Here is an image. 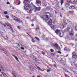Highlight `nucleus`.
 Masks as SVG:
<instances>
[{
    "mask_svg": "<svg viewBox=\"0 0 77 77\" xmlns=\"http://www.w3.org/2000/svg\"><path fill=\"white\" fill-rule=\"evenodd\" d=\"M32 42H34V43L35 42V40H34V39H32Z\"/></svg>",
    "mask_w": 77,
    "mask_h": 77,
    "instance_id": "34",
    "label": "nucleus"
},
{
    "mask_svg": "<svg viewBox=\"0 0 77 77\" xmlns=\"http://www.w3.org/2000/svg\"><path fill=\"white\" fill-rule=\"evenodd\" d=\"M69 9H75V7L73 6H72L69 7Z\"/></svg>",
    "mask_w": 77,
    "mask_h": 77,
    "instance_id": "15",
    "label": "nucleus"
},
{
    "mask_svg": "<svg viewBox=\"0 0 77 77\" xmlns=\"http://www.w3.org/2000/svg\"><path fill=\"white\" fill-rule=\"evenodd\" d=\"M31 26H34V24H31Z\"/></svg>",
    "mask_w": 77,
    "mask_h": 77,
    "instance_id": "51",
    "label": "nucleus"
},
{
    "mask_svg": "<svg viewBox=\"0 0 77 77\" xmlns=\"http://www.w3.org/2000/svg\"><path fill=\"white\" fill-rule=\"evenodd\" d=\"M77 60H75L74 61H73L74 65H76V62H77Z\"/></svg>",
    "mask_w": 77,
    "mask_h": 77,
    "instance_id": "30",
    "label": "nucleus"
},
{
    "mask_svg": "<svg viewBox=\"0 0 77 77\" xmlns=\"http://www.w3.org/2000/svg\"><path fill=\"white\" fill-rule=\"evenodd\" d=\"M7 5H10V3H9V2H7Z\"/></svg>",
    "mask_w": 77,
    "mask_h": 77,
    "instance_id": "43",
    "label": "nucleus"
},
{
    "mask_svg": "<svg viewBox=\"0 0 77 77\" xmlns=\"http://www.w3.org/2000/svg\"><path fill=\"white\" fill-rule=\"evenodd\" d=\"M65 71L66 72H69V73H70V72H69L67 70H65Z\"/></svg>",
    "mask_w": 77,
    "mask_h": 77,
    "instance_id": "39",
    "label": "nucleus"
},
{
    "mask_svg": "<svg viewBox=\"0 0 77 77\" xmlns=\"http://www.w3.org/2000/svg\"><path fill=\"white\" fill-rule=\"evenodd\" d=\"M75 29L76 31H77V24H76L75 26Z\"/></svg>",
    "mask_w": 77,
    "mask_h": 77,
    "instance_id": "33",
    "label": "nucleus"
},
{
    "mask_svg": "<svg viewBox=\"0 0 77 77\" xmlns=\"http://www.w3.org/2000/svg\"><path fill=\"white\" fill-rule=\"evenodd\" d=\"M56 6L57 9H59V8H60V7L59 6V5H56Z\"/></svg>",
    "mask_w": 77,
    "mask_h": 77,
    "instance_id": "21",
    "label": "nucleus"
},
{
    "mask_svg": "<svg viewBox=\"0 0 77 77\" xmlns=\"http://www.w3.org/2000/svg\"><path fill=\"white\" fill-rule=\"evenodd\" d=\"M35 3L38 6H41V2L38 0H36Z\"/></svg>",
    "mask_w": 77,
    "mask_h": 77,
    "instance_id": "6",
    "label": "nucleus"
},
{
    "mask_svg": "<svg viewBox=\"0 0 77 77\" xmlns=\"http://www.w3.org/2000/svg\"><path fill=\"white\" fill-rule=\"evenodd\" d=\"M12 74L13 75H14V77H16V76H17V75H15V73H12Z\"/></svg>",
    "mask_w": 77,
    "mask_h": 77,
    "instance_id": "25",
    "label": "nucleus"
},
{
    "mask_svg": "<svg viewBox=\"0 0 77 77\" xmlns=\"http://www.w3.org/2000/svg\"><path fill=\"white\" fill-rule=\"evenodd\" d=\"M8 38L7 37H6V39H8Z\"/></svg>",
    "mask_w": 77,
    "mask_h": 77,
    "instance_id": "59",
    "label": "nucleus"
},
{
    "mask_svg": "<svg viewBox=\"0 0 77 77\" xmlns=\"http://www.w3.org/2000/svg\"><path fill=\"white\" fill-rule=\"evenodd\" d=\"M42 18L43 20L47 21L48 20V15L45 13H44L43 15Z\"/></svg>",
    "mask_w": 77,
    "mask_h": 77,
    "instance_id": "4",
    "label": "nucleus"
},
{
    "mask_svg": "<svg viewBox=\"0 0 77 77\" xmlns=\"http://www.w3.org/2000/svg\"><path fill=\"white\" fill-rule=\"evenodd\" d=\"M32 8H33V10H35L34 12H36V11H39L41 10V7L37 8L35 6L33 5Z\"/></svg>",
    "mask_w": 77,
    "mask_h": 77,
    "instance_id": "3",
    "label": "nucleus"
},
{
    "mask_svg": "<svg viewBox=\"0 0 77 77\" xmlns=\"http://www.w3.org/2000/svg\"><path fill=\"white\" fill-rule=\"evenodd\" d=\"M31 21H34V20H33V19H32Z\"/></svg>",
    "mask_w": 77,
    "mask_h": 77,
    "instance_id": "55",
    "label": "nucleus"
},
{
    "mask_svg": "<svg viewBox=\"0 0 77 77\" xmlns=\"http://www.w3.org/2000/svg\"><path fill=\"white\" fill-rule=\"evenodd\" d=\"M30 0H24L23 3L24 5H27V4L30 3Z\"/></svg>",
    "mask_w": 77,
    "mask_h": 77,
    "instance_id": "8",
    "label": "nucleus"
},
{
    "mask_svg": "<svg viewBox=\"0 0 77 77\" xmlns=\"http://www.w3.org/2000/svg\"><path fill=\"white\" fill-rule=\"evenodd\" d=\"M72 57H73V58L75 59H77V55H76V53H75V52H73L72 53Z\"/></svg>",
    "mask_w": 77,
    "mask_h": 77,
    "instance_id": "7",
    "label": "nucleus"
},
{
    "mask_svg": "<svg viewBox=\"0 0 77 77\" xmlns=\"http://www.w3.org/2000/svg\"><path fill=\"white\" fill-rule=\"evenodd\" d=\"M69 35L70 36H73L74 35V33H71L69 34Z\"/></svg>",
    "mask_w": 77,
    "mask_h": 77,
    "instance_id": "31",
    "label": "nucleus"
},
{
    "mask_svg": "<svg viewBox=\"0 0 77 77\" xmlns=\"http://www.w3.org/2000/svg\"><path fill=\"white\" fill-rule=\"evenodd\" d=\"M51 51L52 52V53H53V52H54V50H53V49H51Z\"/></svg>",
    "mask_w": 77,
    "mask_h": 77,
    "instance_id": "37",
    "label": "nucleus"
},
{
    "mask_svg": "<svg viewBox=\"0 0 77 77\" xmlns=\"http://www.w3.org/2000/svg\"><path fill=\"white\" fill-rule=\"evenodd\" d=\"M69 12H72V13H73L74 12V11H69Z\"/></svg>",
    "mask_w": 77,
    "mask_h": 77,
    "instance_id": "44",
    "label": "nucleus"
},
{
    "mask_svg": "<svg viewBox=\"0 0 77 77\" xmlns=\"http://www.w3.org/2000/svg\"><path fill=\"white\" fill-rule=\"evenodd\" d=\"M56 48L58 50H60V48L59 47V46Z\"/></svg>",
    "mask_w": 77,
    "mask_h": 77,
    "instance_id": "24",
    "label": "nucleus"
},
{
    "mask_svg": "<svg viewBox=\"0 0 77 77\" xmlns=\"http://www.w3.org/2000/svg\"><path fill=\"white\" fill-rule=\"evenodd\" d=\"M11 17L12 18H13V20H15V21H17V20L18 19V18H17V17L14 16H12Z\"/></svg>",
    "mask_w": 77,
    "mask_h": 77,
    "instance_id": "14",
    "label": "nucleus"
},
{
    "mask_svg": "<svg viewBox=\"0 0 77 77\" xmlns=\"http://www.w3.org/2000/svg\"><path fill=\"white\" fill-rule=\"evenodd\" d=\"M67 2L69 3H77V0H67Z\"/></svg>",
    "mask_w": 77,
    "mask_h": 77,
    "instance_id": "5",
    "label": "nucleus"
},
{
    "mask_svg": "<svg viewBox=\"0 0 77 77\" xmlns=\"http://www.w3.org/2000/svg\"><path fill=\"white\" fill-rule=\"evenodd\" d=\"M43 6L44 7H46V6H47V3L46 2L45 3L44 5H43Z\"/></svg>",
    "mask_w": 77,
    "mask_h": 77,
    "instance_id": "29",
    "label": "nucleus"
},
{
    "mask_svg": "<svg viewBox=\"0 0 77 77\" xmlns=\"http://www.w3.org/2000/svg\"><path fill=\"white\" fill-rule=\"evenodd\" d=\"M5 17L7 19H9V16H8V15H6L5 16Z\"/></svg>",
    "mask_w": 77,
    "mask_h": 77,
    "instance_id": "36",
    "label": "nucleus"
},
{
    "mask_svg": "<svg viewBox=\"0 0 77 77\" xmlns=\"http://www.w3.org/2000/svg\"><path fill=\"white\" fill-rule=\"evenodd\" d=\"M15 57V59H16V60H17V61L18 60V59L17 57L15 56V57Z\"/></svg>",
    "mask_w": 77,
    "mask_h": 77,
    "instance_id": "35",
    "label": "nucleus"
},
{
    "mask_svg": "<svg viewBox=\"0 0 77 77\" xmlns=\"http://www.w3.org/2000/svg\"><path fill=\"white\" fill-rule=\"evenodd\" d=\"M0 76H1V77H2V74L0 75Z\"/></svg>",
    "mask_w": 77,
    "mask_h": 77,
    "instance_id": "58",
    "label": "nucleus"
},
{
    "mask_svg": "<svg viewBox=\"0 0 77 77\" xmlns=\"http://www.w3.org/2000/svg\"><path fill=\"white\" fill-rule=\"evenodd\" d=\"M60 17H62V15L61 14H60Z\"/></svg>",
    "mask_w": 77,
    "mask_h": 77,
    "instance_id": "50",
    "label": "nucleus"
},
{
    "mask_svg": "<svg viewBox=\"0 0 77 77\" xmlns=\"http://www.w3.org/2000/svg\"><path fill=\"white\" fill-rule=\"evenodd\" d=\"M66 48H64V50H65V51H67V49H66Z\"/></svg>",
    "mask_w": 77,
    "mask_h": 77,
    "instance_id": "52",
    "label": "nucleus"
},
{
    "mask_svg": "<svg viewBox=\"0 0 77 77\" xmlns=\"http://www.w3.org/2000/svg\"><path fill=\"white\" fill-rule=\"evenodd\" d=\"M55 32L57 35H59V36L60 37H62L63 35V33L61 31H60V30L59 29H57L56 30Z\"/></svg>",
    "mask_w": 77,
    "mask_h": 77,
    "instance_id": "1",
    "label": "nucleus"
},
{
    "mask_svg": "<svg viewBox=\"0 0 77 77\" xmlns=\"http://www.w3.org/2000/svg\"><path fill=\"white\" fill-rule=\"evenodd\" d=\"M2 74L4 76L3 77H8V76H7L5 73L3 72Z\"/></svg>",
    "mask_w": 77,
    "mask_h": 77,
    "instance_id": "17",
    "label": "nucleus"
},
{
    "mask_svg": "<svg viewBox=\"0 0 77 77\" xmlns=\"http://www.w3.org/2000/svg\"><path fill=\"white\" fill-rule=\"evenodd\" d=\"M16 21H17V22H18V23H21V22H22V20H20L19 19H17L16 20Z\"/></svg>",
    "mask_w": 77,
    "mask_h": 77,
    "instance_id": "19",
    "label": "nucleus"
},
{
    "mask_svg": "<svg viewBox=\"0 0 77 77\" xmlns=\"http://www.w3.org/2000/svg\"><path fill=\"white\" fill-rule=\"evenodd\" d=\"M66 24H67V23H63L62 25L60 26V28L61 29H63V28H65V27L66 26Z\"/></svg>",
    "mask_w": 77,
    "mask_h": 77,
    "instance_id": "10",
    "label": "nucleus"
},
{
    "mask_svg": "<svg viewBox=\"0 0 77 77\" xmlns=\"http://www.w3.org/2000/svg\"><path fill=\"white\" fill-rule=\"evenodd\" d=\"M54 66H55V67H56L57 66H56V64H54Z\"/></svg>",
    "mask_w": 77,
    "mask_h": 77,
    "instance_id": "46",
    "label": "nucleus"
},
{
    "mask_svg": "<svg viewBox=\"0 0 77 77\" xmlns=\"http://www.w3.org/2000/svg\"><path fill=\"white\" fill-rule=\"evenodd\" d=\"M33 10H34L33 8H32V6H31L30 7V9L29 11V14H31Z\"/></svg>",
    "mask_w": 77,
    "mask_h": 77,
    "instance_id": "13",
    "label": "nucleus"
},
{
    "mask_svg": "<svg viewBox=\"0 0 77 77\" xmlns=\"http://www.w3.org/2000/svg\"><path fill=\"white\" fill-rule=\"evenodd\" d=\"M4 15H7L8 14V12L7 11H4Z\"/></svg>",
    "mask_w": 77,
    "mask_h": 77,
    "instance_id": "28",
    "label": "nucleus"
},
{
    "mask_svg": "<svg viewBox=\"0 0 77 77\" xmlns=\"http://www.w3.org/2000/svg\"><path fill=\"white\" fill-rule=\"evenodd\" d=\"M35 38L37 39V40H38V41H40V40L39 39V38L36 37H35Z\"/></svg>",
    "mask_w": 77,
    "mask_h": 77,
    "instance_id": "27",
    "label": "nucleus"
},
{
    "mask_svg": "<svg viewBox=\"0 0 77 77\" xmlns=\"http://www.w3.org/2000/svg\"><path fill=\"white\" fill-rule=\"evenodd\" d=\"M58 53H60V54H62V52L60 51H57Z\"/></svg>",
    "mask_w": 77,
    "mask_h": 77,
    "instance_id": "38",
    "label": "nucleus"
},
{
    "mask_svg": "<svg viewBox=\"0 0 77 77\" xmlns=\"http://www.w3.org/2000/svg\"><path fill=\"white\" fill-rule=\"evenodd\" d=\"M65 6L66 7H69V4L68 3H66L65 4Z\"/></svg>",
    "mask_w": 77,
    "mask_h": 77,
    "instance_id": "16",
    "label": "nucleus"
},
{
    "mask_svg": "<svg viewBox=\"0 0 77 77\" xmlns=\"http://www.w3.org/2000/svg\"><path fill=\"white\" fill-rule=\"evenodd\" d=\"M17 2L18 3L17 5H20V3H21V2H20V1L19 0H17Z\"/></svg>",
    "mask_w": 77,
    "mask_h": 77,
    "instance_id": "18",
    "label": "nucleus"
},
{
    "mask_svg": "<svg viewBox=\"0 0 77 77\" xmlns=\"http://www.w3.org/2000/svg\"><path fill=\"white\" fill-rule=\"evenodd\" d=\"M42 54H43V55L45 54V53H44V52L42 51Z\"/></svg>",
    "mask_w": 77,
    "mask_h": 77,
    "instance_id": "41",
    "label": "nucleus"
},
{
    "mask_svg": "<svg viewBox=\"0 0 77 77\" xmlns=\"http://www.w3.org/2000/svg\"><path fill=\"white\" fill-rule=\"evenodd\" d=\"M17 28L19 29H20V26H18Z\"/></svg>",
    "mask_w": 77,
    "mask_h": 77,
    "instance_id": "49",
    "label": "nucleus"
},
{
    "mask_svg": "<svg viewBox=\"0 0 77 77\" xmlns=\"http://www.w3.org/2000/svg\"><path fill=\"white\" fill-rule=\"evenodd\" d=\"M35 62H38V60H35Z\"/></svg>",
    "mask_w": 77,
    "mask_h": 77,
    "instance_id": "47",
    "label": "nucleus"
},
{
    "mask_svg": "<svg viewBox=\"0 0 77 77\" xmlns=\"http://www.w3.org/2000/svg\"><path fill=\"white\" fill-rule=\"evenodd\" d=\"M0 68L2 69H4V67H3V66L1 65H0Z\"/></svg>",
    "mask_w": 77,
    "mask_h": 77,
    "instance_id": "20",
    "label": "nucleus"
},
{
    "mask_svg": "<svg viewBox=\"0 0 77 77\" xmlns=\"http://www.w3.org/2000/svg\"><path fill=\"white\" fill-rule=\"evenodd\" d=\"M6 24L5 25H4V27H6Z\"/></svg>",
    "mask_w": 77,
    "mask_h": 77,
    "instance_id": "57",
    "label": "nucleus"
},
{
    "mask_svg": "<svg viewBox=\"0 0 77 77\" xmlns=\"http://www.w3.org/2000/svg\"><path fill=\"white\" fill-rule=\"evenodd\" d=\"M52 23V19H51L48 22V24L49 25H50V27H51V28L52 29H54V27H55V26L51 24Z\"/></svg>",
    "mask_w": 77,
    "mask_h": 77,
    "instance_id": "2",
    "label": "nucleus"
},
{
    "mask_svg": "<svg viewBox=\"0 0 77 77\" xmlns=\"http://www.w3.org/2000/svg\"><path fill=\"white\" fill-rule=\"evenodd\" d=\"M2 48V47L0 46V50H1V48Z\"/></svg>",
    "mask_w": 77,
    "mask_h": 77,
    "instance_id": "61",
    "label": "nucleus"
},
{
    "mask_svg": "<svg viewBox=\"0 0 77 77\" xmlns=\"http://www.w3.org/2000/svg\"><path fill=\"white\" fill-rule=\"evenodd\" d=\"M63 0H60V3L62 6V4L63 3Z\"/></svg>",
    "mask_w": 77,
    "mask_h": 77,
    "instance_id": "23",
    "label": "nucleus"
},
{
    "mask_svg": "<svg viewBox=\"0 0 77 77\" xmlns=\"http://www.w3.org/2000/svg\"><path fill=\"white\" fill-rule=\"evenodd\" d=\"M37 77H40L39 76H37Z\"/></svg>",
    "mask_w": 77,
    "mask_h": 77,
    "instance_id": "64",
    "label": "nucleus"
},
{
    "mask_svg": "<svg viewBox=\"0 0 77 77\" xmlns=\"http://www.w3.org/2000/svg\"><path fill=\"white\" fill-rule=\"evenodd\" d=\"M12 56H13V57H15V55H13V54H12Z\"/></svg>",
    "mask_w": 77,
    "mask_h": 77,
    "instance_id": "56",
    "label": "nucleus"
},
{
    "mask_svg": "<svg viewBox=\"0 0 77 77\" xmlns=\"http://www.w3.org/2000/svg\"><path fill=\"white\" fill-rule=\"evenodd\" d=\"M37 68H38V69H39V70H40V71H42V69H40V67H39L37 66Z\"/></svg>",
    "mask_w": 77,
    "mask_h": 77,
    "instance_id": "32",
    "label": "nucleus"
},
{
    "mask_svg": "<svg viewBox=\"0 0 77 77\" xmlns=\"http://www.w3.org/2000/svg\"><path fill=\"white\" fill-rule=\"evenodd\" d=\"M46 13L47 14H48L49 15H50V13H49V12H47Z\"/></svg>",
    "mask_w": 77,
    "mask_h": 77,
    "instance_id": "45",
    "label": "nucleus"
},
{
    "mask_svg": "<svg viewBox=\"0 0 77 77\" xmlns=\"http://www.w3.org/2000/svg\"><path fill=\"white\" fill-rule=\"evenodd\" d=\"M30 7H31V6H30V5H28L26 6L25 5L24 7V9H26V10H29V8H30Z\"/></svg>",
    "mask_w": 77,
    "mask_h": 77,
    "instance_id": "9",
    "label": "nucleus"
},
{
    "mask_svg": "<svg viewBox=\"0 0 77 77\" xmlns=\"http://www.w3.org/2000/svg\"><path fill=\"white\" fill-rule=\"evenodd\" d=\"M6 26H8V27H9L10 28H11V30L13 32H14V31L13 30V29H12V27H11V24L9 23H7L6 24Z\"/></svg>",
    "mask_w": 77,
    "mask_h": 77,
    "instance_id": "11",
    "label": "nucleus"
},
{
    "mask_svg": "<svg viewBox=\"0 0 77 77\" xmlns=\"http://www.w3.org/2000/svg\"><path fill=\"white\" fill-rule=\"evenodd\" d=\"M67 30L68 32H73V30H74V29H72V28H69L67 29Z\"/></svg>",
    "mask_w": 77,
    "mask_h": 77,
    "instance_id": "12",
    "label": "nucleus"
},
{
    "mask_svg": "<svg viewBox=\"0 0 77 77\" xmlns=\"http://www.w3.org/2000/svg\"><path fill=\"white\" fill-rule=\"evenodd\" d=\"M65 75L66 77H67V76L68 75Z\"/></svg>",
    "mask_w": 77,
    "mask_h": 77,
    "instance_id": "53",
    "label": "nucleus"
},
{
    "mask_svg": "<svg viewBox=\"0 0 77 77\" xmlns=\"http://www.w3.org/2000/svg\"><path fill=\"white\" fill-rule=\"evenodd\" d=\"M35 66H36V67H37V66H37V65H36V64L35 65Z\"/></svg>",
    "mask_w": 77,
    "mask_h": 77,
    "instance_id": "63",
    "label": "nucleus"
},
{
    "mask_svg": "<svg viewBox=\"0 0 77 77\" xmlns=\"http://www.w3.org/2000/svg\"><path fill=\"white\" fill-rule=\"evenodd\" d=\"M21 50H24V48L23 47L21 48Z\"/></svg>",
    "mask_w": 77,
    "mask_h": 77,
    "instance_id": "40",
    "label": "nucleus"
},
{
    "mask_svg": "<svg viewBox=\"0 0 77 77\" xmlns=\"http://www.w3.org/2000/svg\"><path fill=\"white\" fill-rule=\"evenodd\" d=\"M75 36L77 37V34L75 35Z\"/></svg>",
    "mask_w": 77,
    "mask_h": 77,
    "instance_id": "62",
    "label": "nucleus"
},
{
    "mask_svg": "<svg viewBox=\"0 0 77 77\" xmlns=\"http://www.w3.org/2000/svg\"><path fill=\"white\" fill-rule=\"evenodd\" d=\"M63 65H65V63H63Z\"/></svg>",
    "mask_w": 77,
    "mask_h": 77,
    "instance_id": "60",
    "label": "nucleus"
},
{
    "mask_svg": "<svg viewBox=\"0 0 77 77\" xmlns=\"http://www.w3.org/2000/svg\"><path fill=\"white\" fill-rule=\"evenodd\" d=\"M59 45H58L57 44V43H55V45H54V47H55L56 48Z\"/></svg>",
    "mask_w": 77,
    "mask_h": 77,
    "instance_id": "22",
    "label": "nucleus"
},
{
    "mask_svg": "<svg viewBox=\"0 0 77 77\" xmlns=\"http://www.w3.org/2000/svg\"><path fill=\"white\" fill-rule=\"evenodd\" d=\"M36 31H37L38 30H39V28L38 26H37L36 29H35Z\"/></svg>",
    "mask_w": 77,
    "mask_h": 77,
    "instance_id": "26",
    "label": "nucleus"
},
{
    "mask_svg": "<svg viewBox=\"0 0 77 77\" xmlns=\"http://www.w3.org/2000/svg\"><path fill=\"white\" fill-rule=\"evenodd\" d=\"M50 70H47V72H50Z\"/></svg>",
    "mask_w": 77,
    "mask_h": 77,
    "instance_id": "42",
    "label": "nucleus"
},
{
    "mask_svg": "<svg viewBox=\"0 0 77 77\" xmlns=\"http://www.w3.org/2000/svg\"><path fill=\"white\" fill-rule=\"evenodd\" d=\"M56 1L57 2V3H59V2L57 1V0H56Z\"/></svg>",
    "mask_w": 77,
    "mask_h": 77,
    "instance_id": "54",
    "label": "nucleus"
},
{
    "mask_svg": "<svg viewBox=\"0 0 77 77\" xmlns=\"http://www.w3.org/2000/svg\"><path fill=\"white\" fill-rule=\"evenodd\" d=\"M75 40L76 41H77V38H76L75 37Z\"/></svg>",
    "mask_w": 77,
    "mask_h": 77,
    "instance_id": "48",
    "label": "nucleus"
}]
</instances>
